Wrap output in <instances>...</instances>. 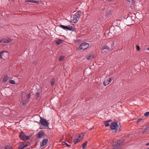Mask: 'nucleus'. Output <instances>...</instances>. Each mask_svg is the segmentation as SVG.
Masks as SVG:
<instances>
[{
    "label": "nucleus",
    "mask_w": 149,
    "mask_h": 149,
    "mask_svg": "<svg viewBox=\"0 0 149 149\" xmlns=\"http://www.w3.org/2000/svg\"><path fill=\"white\" fill-rule=\"evenodd\" d=\"M112 13V11L111 10H107L106 12V15H111Z\"/></svg>",
    "instance_id": "20"
},
{
    "label": "nucleus",
    "mask_w": 149,
    "mask_h": 149,
    "mask_svg": "<svg viewBox=\"0 0 149 149\" xmlns=\"http://www.w3.org/2000/svg\"><path fill=\"white\" fill-rule=\"evenodd\" d=\"M146 49L147 50H149V47H148V48H147Z\"/></svg>",
    "instance_id": "48"
},
{
    "label": "nucleus",
    "mask_w": 149,
    "mask_h": 149,
    "mask_svg": "<svg viewBox=\"0 0 149 149\" xmlns=\"http://www.w3.org/2000/svg\"><path fill=\"white\" fill-rule=\"evenodd\" d=\"M118 126L117 123L113 122L111 123V125H110V128L111 130H115V132H117L118 128Z\"/></svg>",
    "instance_id": "5"
},
{
    "label": "nucleus",
    "mask_w": 149,
    "mask_h": 149,
    "mask_svg": "<svg viewBox=\"0 0 149 149\" xmlns=\"http://www.w3.org/2000/svg\"><path fill=\"white\" fill-rule=\"evenodd\" d=\"M146 146H149V142L146 143Z\"/></svg>",
    "instance_id": "45"
},
{
    "label": "nucleus",
    "mask_w": 149,
    "mask_h": 149,
    "mask_svg": "<svg viewBox=\"0 0 149 149\" xmlns=\"http://www.w3.org/2000/svg\"><path fill=\"white\" fill-rule=\"evenodd\" d=\"M106 44L109 47V49H110L111 50L113 49L114 45V41H110L107 42Z\"/></svg>",
    "instance_id": "9"
},
{
    "label": "nucleus",
    "mask_w": 149,
    "mask_h": 149,
    "mask_svg": "<svg viewBox=\"0 0 149 149\" xmlns=\"http://www.w3.org/2000/svg\"><path fill=\"white\" fill-rule=\"evenodd\" d=\"M111 121V120H107L106 121L108 122V123H109V122H110Z\"/></svg>",
    "instance_id": "44"
},
{
    "label": "nucleus",
    "mask_w": 149,
    "mask_h": 149,
    "mask_svg": "<svg viewBox=\"0 0 149 149\" xmlns=\"http://www.w3.org/2000/svg\"><path fill=\"white\" fill-rule=\"evenodd\" d=\"M143 121V119H139L137 121V123L141 122Z\"/></svg>",
    "instance_id": "36"
},
{
    "label": "nucleus",
    "mask_w": 149,
    "mask_h": 149,
    "mask_svg": "<svg viewBox=\"0 0 149 149\" xmlns=\"http://www.w3.org/2000/svg\"><path fill=\"white\" fill-rule=\"evenodd\" d=\"M48 141V139H43L42 142L40 143V147H43L45 146L47 143Z\"/></svg>",
    "instance_id": "12"
},
{
    "label": "nucleus",
    "mask_w": 149,
    "mask_h": 149,
    "mask_svg": "<svg viewBox=\"0 0 149 149\" xmlns=\"http://www.w3.org/2000/svg\"><path fill=\"white\" fill-rule=\"evenodd\" d=\"M5 52L6 51H3L0 52V57L1 59H3V56H4L3 53Z\"/></svg>",
    "instance_id": "21"
},
{
    "label": "nucleus",
    "mask_w": 149,
    "mask_h": 149,
    "mask_svg": "<svg viewBox=\"0 0 149 149\" xmlns=\"http://www.w3.org/2000/svg\"><path fill=\"white\" fill-rule=\"evenodd\" d=\"M23 146H24V148L27 146V144H24L23 143Z\"/></svg>",
    "instance_id": "41"
},
{
    "label": "nucleus",
    "mask_w": 149,
    "mask_h": 149,
    "mask_svg": "<svg viewBox=\"0 0 149 149\" xmlns=\"http://www.w3.org/2000/svg\"><path fill=\"white\" fill-rule=\"evenodd\" d=\"M19 137L20 139L23 141L28 140L30 139L29 136L25 135L23 132H21L20 133Z\"/></svg>",
    "instance_id": "3"
},
{
    "label": "nucleus",
    "mask_w": 149,
    "mask_h": 149,
    "mask_svg": "<svg viewBox=\"0 0 149 149\" xmlns=\"http://www.w3.org/2000/svg\"><path fill=\"white\" fill-rule=\"evenodd\" d=\"M126 1H127V2H128L130 3H132L134 1V0H125Z\"/></svg>",
    "instance_id": "35"
},
{
    "label": "nucleus",
    "mask_w": 149,
    "mask_h": 149,
    "mask_svg": "<svg viewBox=\"0 0 149 149\" xmlns=\"http://www.w3.org/2000/svg\"><path fill=\"white\" fill-rule=\"evenodd\" d=\"M93 56H88L87 58V59L88 60H90L91 58H93Z\"/></svg>",
    "instance_id": "32"
},
{
    "label": "nucleus",
    "mask_w": 149,
    "mask_h": 149,
    "mask_svg": "<svg viewBox=\"0 0 149 149\" xmlns=\"http://www.w3.org/2000/svg\"><path fill=\"white\" fill-rule=\"evenodd\" d=\"M81 141L78 138L77 139H75L74 140V143L75 144L77 143L78 142Z\"/></svg>",
    "instance_id": "24"
},
{
    "label": "nucleus",
    "mask_w": 149,
    "mask_h": 149,
    "mask_svg": "<svg viewBox=\"0 0 149 149\" xmlns=\"http://www.w3.org/2000/svg\"><path fill=\"white\" fill-rule=\"evenodd\" d=\"M45 132L41 130L36 134V136L37 138L40 139L45 136Z\"/></svg>",
    "instance_id": "10"
},
{
    "label": "nucleus",
    "mask_w": 149,
    "mask_h": 149,
    "mask_svg": "<svg viewBox=\"0 0 149 149\" xmlns=\"http://www.w3.org/2000/svg\"><path fill=\"white\" fill-rule=\"evenodd\" d=\"M81 15V12L80 11H78L74 15L73 17H71V22L74 23H77L78 21L79 20Z\"/></svg>",
    "instance_id": "1"
},
{
    "label": "nucleus",
    "mask_w": 149,
    "mask_h": 149,
    "mask_svg": "<svg viewBox=\"0 0 149 149\" xmlns=\"http://www.w3.org/2000/svg\"><path fill=\"white\" fill-rule=\"evenodd\" d=\"M87 143L88 142L86 141L84 143L82 144V146L83 149H86V148Z\"/></svg>",
    "instance_id": "19"
},
{
    "label": "nucleus",
    "mask_w": 149,
    "mask_h": 149,
    "mask_svg": "<svg viewBox=\"0 0 149 149\" xmlns=\"http://www.w3.org/2000/svg\"><path fill=\"white\" fill-rule=\"evenodd\" d=\"M84 134L83 133H81L79 134L78 135V138L81 141L83 138Z\"/></svg>",
    "instance_id": "17"
},
{
    "label": "nucleus",
    "mask_w": 149,
    "mask_h": 149,
    "mask_svg": "<svg viewBox=\"0 0 149 149\" xmlns=\"http://www.w3.org/2000/svg\"><path fill=\"white\" fill-rule=\"evenodd\" d=\"M65 58V57L64 56H61L59 58V61H61L62 60H63L64 58Z\"/></svg>",
    "instance_id": "27"
},
{
    "label": "nucleus",
    "mask_w": 149,
    "mask_h": 149,
    "mask_svg": "<svg viewBox=\"0 0 149 149\" xmlns=\"http://www.w3.org/2000/svg\"><path fill=\"white\" fill-rule=\"evenodd\" d=\"M55 79L54 78H53L51 79V81H50V83L51 84V85L52 86L53 85L54 83H55Z\"/></svg>",
    "instance_id": "23"
},
{
    "label": "nucleus",
    "mask_w": 149,
    "mask_h": 149,
    "mask_svg": "<svg viewBox=\"0 0 149 149\" xmlns=\"http://www.w3.org/2000/svg\"><path fill=\"white\" fill-rule=\"evenodd\" d=\"M62 40L61 39H58L56 41V43L58 45H59L63 42Z\"/></svg>",
    "instance_id": "18"
},
{
    "label": "nucleus",
    "mask_w": 149,
    "mask_h": 149,
    "mask_svg": "<svg viewBox=\"0 0 149 149\" xmlns=\"http://www.w3.org/2000/svg\"><path fill=\"white\" fill-rule=\"evenodd\" d=\"M144 115L146 116H149V112H146L144 113Z\"/></svg>",
    "instance_id": "33"
},
{
    "label": "nucleus",
    "mask_w": 149,
    "mask_h": 149,
    "mask_svg": "<svg viewBox=\"0 0 149 149\" xmlns=\"http://www.w3.org/2000/svg\"><path fill=\"white\" fill-rule=\"evenodd\" d=\"M134 22L132 17H128L126 19L125 21L126 24L128 26H130L134 24Z\"/></svg>",
    "instance_id": "4"
},
{
    "label": "nucleus",
    "mask_w": 149,
    "mask_h": 149,
    "mask_svg": "<svg viewBox=\"0 0 149 149\" xmlns=\"http://www.w3.org/2000/svg\"><path fill=\"white\" fill-rule=\"evenodd\" d=\"M62 144L63 145H66V146L68 147H70L71 146V145L69 144H68L65 141H63V142Z\"/></svg>",
    "instance_id": "28"
},
{
    "label": "nucleus",
    "mask_w": 149,
    "mask_h": 149,
    "mask_svg": "<svg viewBox=\"0 0 149 149\" xmlns=\"http://www.w3.org/2000/svg\"><path fill=\"white\" fill-rule=\"evenodd\" d=\"M32 3H39V1H36L34 0H33L32 1Z\"/></svg>",
    "instance_id": "38"
},
{
    "label": "nucleus",
    "mask_w": 149,
    "mask_h": 149,
    "mask_svg": "<svg viewBox=\"0 0 149 149\" xmlns=\"http://www.w3.org/2000/svg\"><path fill=\"white\" fill-rule=\"evenodd\" d=\"M89 44L86 42L82 43L77 48L78 50H80L81 49L85 50L89 46Z\"/></svg>",
    "instance_id": "2"
},
{
    "label": "nucleus",
    "mask_w": 149,
    "mask_h": 149,
    "mask_svg": "<svg viewBox=\"0 0 149 149\" xmlns=\"http://www.w3.org/2000/svg\"><path fill=\"white\" fill-rule=\"evenodd\" d=\"M113 79V77H111L107 79L104 80V82L103 84L104 86H106L109 84L110 82H111Z\"/></svg>",
    "instance_id": "11"
},
{
    "label": "nucleus",
    "mask_w": 149,
    "mask_h": 149,
    "mask_svg": "<svg viewBox=\"0 0 149 149\" xmlns=\"http://www.w3.org/2000/svg\"><path fill=\"white\" fill-rule=\"evenodd\" d=\"M4 148L5 149H13V147L10 146H7Z\"/></svg>",
    "instance_id": "25"
},
{
    "label": "nucleus",
    "mask_w": 149,
    "mask_h": 149,
    "mask_svg": "<svg viewBox=\"0 0 149 149\" xmlns=\"http://www.w3.org/2000/svg\"><path fill=\"white\" fill-rule=\"evenodd\" d=\"M13 1H14V0H13Z\"/></svg>",
    "instance_id": "49"
},
{
    "label": "nucleus",
    "mask_w": 149,
    "mask_h": 149,
    "mask_svg": "<svg viewBox=\"0 0 149 149\" xmlns=\"http://www.w3.org/2000/svg\"><path fill=\"white\" fill-rule=\"evenodd\" d=\"M24 148L23 145L22 144L18 148V149H23Z\"/></svg>",
    "instance_id": "30"
},
{
    "label": "nucleus",
    "mask_w": 149,
    "mask_h": 149,
    "mask_svg": "<svg viewBox=\"0 0 149 149\" xmlns=\"http://www.w3.org/2000/svg\"><path fill=\"white\" fill-rule=\"evenodd\" d=\"M4 149H5V148H4Z\"/></svg>",
    "instance_id": "50"
},
{
    "label": "nucleus",
    "mask_w": 149,
    "mask_h": 149,
    "mask_svg": "<svg viewBox=\"0 0 149 149\" xmlns=\"http://www.w3.org/2000/svg\"><path fill=\"white\" fill-rule=\"evenodd\" d=\"M104 123L105 126L106 127H108L109 126V124L107 121H105L104 122Z\"/></svg>",
    "instance_id": "31"
},
{
    "label": "nucleus",
    "mask_w": 149,
    "mask_h": 149,
    "mask_svg": "<svg viewBox=\"0 0 149 149\" xmlns=\"http://www.w3.org/2000/svg\"><path fill=\"white\" fill-rule=\"evenodd\" d=\"M32 63H33V64H36V62L34 61H33L32 62Z\"/></svg>",
    "instance_id": "42"
},
{
    "label": "nucleus",
    "mask_w": 149,
    "mask_h": 149,
    "mask_svg": "<svg viewBox=\"0 0 149 149\" xmlns=\"http://www.w3.org/2000/svg\"><path fill=\"white\" fill-rule=\"evenodd\" d=\"M94 129V127H92V128H91L90 129V130H92L93 129Z\"/></svg>",
    "instance_id": "47"
},
{
    "label": "nucleus",
    "mask_w": 149,
    "mask_h": 149,
    "mask_svg": "<svg viewBox=\"0 0 149 149\" xmlns=\"http://www.w3.org/2000/svg\"><path fill=\"white\" fill-rule=\"evenodd\" d=\"M136 48L137 50L138 51H139V50L140 49V47L138 45H136Z\"/></svg>",
    "instance_id": "39"
},
{
    "label": "nucleus",
    "mask_w": 149,
    "mask_h": 149,
    "mask_svg": "<svg viewBox=\"0 0 149 149\" xmlns=\"http://www.w3.org/2000/svg\"><path fill=\"white\" fill-rule=\"evenodd\" d=\"M115 147H116L118 148H120L121 146L123 145V143L120 140H117L115 142Z\"/></svg>",
    "instance_id": "8"
},
{
    "label": "nucleus",
    "mask_w": 149,
    "mask_h": 149,
    "mask_svg": "<svg viewBox=\"0 0 149 149\" xmlns=\"http://www.w3.org/2000/svg\"><path fill=\"white\" fill-rule=\"evenodd\" d=\"M8 77L7 75H4V77L3 79V82L4 83H6L8 79Z\"/></svg>",
    "instance_id": "16"
},
{
    "label": "nucleus",
    "mask_w": 149,
    "mask_h": 149,
    "mask_svg": "<svg viewBox=\"0 0 149 149\" xmlns=\"http://www.w3.org/2000/svg\"><path fill=\"white\" fill-rule=\"evenodd\" d=\"M40 123L42 125L45 127H48L49 123L47 121V120L41 117H40Z\"/></svg>",
    "instance_id": "6"
},
{
    "label": "nucleus",
    "mask_w": 149,
    "mask_h": 149,
    "mask_svg": "<svg viewBox=\"0 0 149 149\" xmlns=\"http://www.w3.org/2000/svg\"><path fill=\"white\" fill-rule=\"evenodd\" d=\"M144 132H146L147 131H149V126H146V128L144 130Z\"/></svg>",
    "instance_id": "26"
},
{
    "label": "nucleus",
    "mask_w": 149,
    "mask_h": 149,
    "mask_svg": "<svg viewBox=\"0 0 149 149\" xmlns=\"http://www.w3.org/2000/svg\"><path fill=\"white\" fill-rule=\"evenodd\" d=\"M2 39L3 43H9L11 41V39L9 38H4Z\"/></svg>",
    "instance_id": "13"
},
{
    "label": "nucleus",
    "mask_w": 149,
    "mask_h": 149,
    "mask_svg": "<svg viewBox=\"0 0 149 149\" xmlns=\"http://www.w3.org/2000/svg\"><path fill=\"white\" fill-rule=\"evenodd\" d=\"M9 83L10 84H15V81L13 80H10L9 81Z\"/></svg>",
    "instance_id": "29"
},
{
    "label": "nucleus",
    "mask_w": 149,
    "mask_h": 149,
    "mask_svg": "<svg viewBox=\"0 0 149 149\" xmlns=\"http://www.w3.org/2000/svg\"><path fill=\"white\" fill-rule=\"evenodd\" d=\"M27 97L28 99H29V98H30V93L28 94L27 95Z\"/></svg>",
    "instance_id": "40"
},
{
    "label": "nucleus",
    "mask_w": 149,
    "mask_h": 149,
    "mask_svg": "<svg viewBox=\"0 0 149 149\" xmlns=\"http://www.w3.org/2000/svg\"><path fill=\"white\" fill-rule=\"evenodd\" d=\"M26 100L23 101L22 102V105L23 106H24L26 104Z\"/></svg>",
    "instance_id": "34"
},
{
    "label": "nucleus",
    "mask_w": 149,
    "mask_h": 149,
    "mask_svg": "<svg viewBox=\"0 0 149 149\" xmlns=\"http://www.w3.org/2000/svg\"><path fill=\"white\" fill-rule=\"evenodd\" d=\"M104 49L107 50H111L110 49H109V47H108V46H107V44L106 45L103 46L102 47L101 50H103Z\"/></svg>",
    "instance_id": "15"
},
{
    "label": "nucleus",
    "mask_w": 149,
    "mask_h": 149,
    "mask_svg": "<svg viewBox=\"0 0 149 149\" xmlns=\"http://www.w3.org/2000/svg\"><path fill=\"white\" fill-rule=\"evenodd\" d=\"M1 42L3 43L2 39L0 40V43Z\"/></svg>",
    "instance_id": "46"
},
{
    "label": "nucleus",
    "mask_w": 149,
    "mask_h": 149,
    "mask_svg": "<svg viewBox=\"0 0 149 149\" xmlns=\"http://www.w3.org/2000/svg\"><path fill=\"white\" fill-rule=\"evenodd\" d=\"M32 0H26L25 1V2H30V3H32Z\"/></svg>",
    "instance_id": "37"
},
{
    "label": "nucleus",
    "mask_w": 149,
    "mask_h": 149,
    "mask_svg": "<svg viewBox=\"0 0 149 149\" xmlns=\"http://www.w3.org/2000/svg\"><path fill=\"white\" fill-rule=\"evenodd\" d=\"M118 30H120V28H118V29L114 28L113 30L114 33L115 34H118V33L117 32V31Z\"/></svg>",
    "instance_id": "22"
},
{
    "label": "nucleus",
    "mask_w": 149,
    "mask_h": 149,
    "mask_svg": "<svg viewBox=\"0 0 149 149\" xmlns=\"http://www.w3.org/2000/svg\"><path fill=\"white\" fill-rule=\"evenodd\" d=\"M111 121V120H107L106 121L108 122V123H109V122H110Z\"/></svg>",
    "instance_id": "43"
},
{
    "label": "nucleus",
    "mask_w": 149,
    "mask_h": 149,
    "mask_svg": "<svg viewBox=\"0 0 149 149\" xmlns=\"http://www.w3.org/2000/svg\"><path fill=\"white\" fill-rule=\"evenodd\" d=\"M59 26L65 30H69L71 31H73L74 30L72 27L70 25L65 26L62 25H60Z\"/></svg>",
    "instance_id": "7"
},
{
    "label": "nucleus",
    "mask_w": 149,
    "mask_h": 149,
    "mask_svg": "<svg viewBox=\"0 0 149 149\" xmlns=\"http://www.w3.org/2000/svg\"><path fill=\"white\" fill-rule=\"evenodd\" d=\"M39 91V90H37L36 95V98L38 100H39L40 98V92Z\"/></svg>",
    "instance_id": "14"
}]
</instances>
